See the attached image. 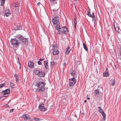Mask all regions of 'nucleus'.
I'll list each match as a JSON object with an SVG mask.
<instances>
[{
    "label": "nucleus",
    "mask_w": 121,
    "mask_h": 121,
    "mask_svg": "<svg viewBox=\"0 0 121 121\" xmlns=\"http://www.w3.org/2000/svg\"><path fill=\"white\" fill-rule=\"evenodd\" d=\"M75 72L73 70H72V71L70 73L72 76H73L74 77L75 76Z\"/></svg>",
    "instance_id": "bb28decb"
},
{
    "label": "nucleus",
    "mask_w": 121,
    "mask_h": 121,
    "mask_svg": "<svg viewBox=\"0 0 121 121\" xmlns=\"http://www.w3.org/2000/svg\"><path fill=\"white\" fill-rule=\"evenodd\" d=\"M43 58H40L39 59V61H43Z\"/></svg>",
    "instance_id": "4c0bfd02"
},
{
    "label": "nucleus",
    "mask_w": 121,
    "mask_h": 121,
    "mask_svg": "<svg viewBox=\"0 0 121 121\" xmlns=\"http://www.w3.org/2000/svg\"><path fill=\"white\" fill-rule=\"evenodd\" d=\"M14 76L16 78V81L17 83H18L19 77L18 75L17 74H14Z\"/></svg>",
    "instance_id": "aec40b11"
},
{
    "label": "nucleus",
    "mask_w": 121,
    "mask_h": 121,
    "mask_svg": "<svg viewBox=\"0 0 121 121\" xmlns=\"http://www.w3.org/2000/svg\"><path fill=\"white\" fill-rule=\"evenodd\" d=\"M68 32L67 28L66 26H64L61 27L59 30L57 32L58 34L60 35L61 34H66Z\"/></svg>",
    "instance_id": "20e7f679"
},
{
    "label": "nucleus",
    "mask_w": 121,
    "mask_h": 121,
    "mask_svg": "<svg viewBox=\"0 0 121 121\" xmlns=\"http://www.w3.org/2000/svg\"><path fill=\"white\" fill-rule=\"evenodd\" d=\"M55 62L53 61H51L50 63V66L52 67L54 65Z\"/></svg>",
    "instance_id": "cd10ccee"
},
{
    "label": "nucleus",
    "mask_w": 121,
    "mask_h": 121,
    "mask_svg": "<svg viewBox=\"0 0 121 121\" xmlns=\"http://www.w3.org/2000/svg\"><path fill=\"white\" fill-rule=\"evenodd\" d=\"M69 86H70L74 85L76 82V80L74 77L69 79Z\"/></svg>",
    "instance_id": "0eeeda50"
},
{
    "label": "nucleus",
    "mask_w": 121,
    "mask_h": 121,
    "mask_svg": "<svg viewBox=\"0 0 121 121\" xmlns=\"http://www.w3.org/2000/svg\"><path fill=\"white\" fill-rule=\"evenodd\" d=\"M86 96H88V95H87Z\"/></svg>",
    "instance_id": "603ef678"
},
{
    "label": "nucleus",
    "mask_w": 121,
    "mask_h": 121,
    "mask_svg": "<svg viewBox=\"0 0 121 121\" xmlns=\"http://www.w3.org/2000/svg\"><path fill=\"white\" fill-rule=\"evenodd\" d=\"M13 6L15 7H17L18 6V5L16 4H13Z\"/></svg>",
    "instance_id": "c9c22d12"
},
{
    "label": "nucleus",
    "mask_w": 121,
    "mask_h": 121,
    "mask_svg": "<svg viewBox=\"0 0 121 121\" xmlns=\"http://www.w3.org/2000/svg\"><path fill=\"white\" fill-rule=\"evenodd\" d=\"M21 68V66H20L19 68L20 69Z\"/></svg>",
    "instance_id": "09e8293b"
},
{
    "label": "nucleus",
    "mask_w": 121,
    "mask_h": 121,
    "mask_svg": "<svg viewBox=\"0 0 121 121\" xmlns=\"http://www.w3.org/2000/svg\"><path fill=\"white\" fill-rule=\"evenodd\" d=\"M120 54L121 55V53H120Z\"/></svg>",
    "instance_id": "de8ad7c7"
},
{
    "label": "nucleus",
    "mask_w": 121,
    "mask_h": 121,
    "mask_svg": "<svg viewBox=\"0 0 121 121\" xmlns=\"http://www.w3.org/2000/svg\"><path fill=\"white\" fill-rule=\"evenodd\" d=\"M106 119V117H103V120L105 121Z\"/></svg>",
    "instance_id": "79ce46f5"
},
{
    "label": "nucleus",
    "mask_w": 121,
    "mask_h": 121,
    "mask_svg": "<svg viewBox=\"0 0 121 121\" xmlns=\"http://www.w3.org/2000/svg\"><path fill=\"white\" fill-rule=\"evenodd\" d=\"M87 99H90V98H89L87 97Z\"/></svg>",
    "instance_id": "a18cd8bd"
},
{
    "label": "nucleus",
    "mask_w": 121,
    "mask_h": 121,
    "mask_svg": "<svg viewBox=\"0 0 121 121\" xmlns=\"http://www.w3.org/2000/svg\"><path fill=\"white\" fill-rule=\"evenodd\" d=\"M46 83L43 82L39 81L37 82L36 85L37 87V89L38 92H42L44 91L45 90L44 86Z\"/></svg>",
    "instance_id": "f257e3e1"
},
{
    "label": "nucleus",
    "mask_w": 121,
    "mask_h": 121,
    "mask_svg": "<svg viewBox=\"0 0 121 121\" xmlns=\"http://www.w3.org/2000/svg\"><path fill=\"white\" fill-rule=\"evenodd\" d=\"M16 30H20L22 29V26L20 25L16 26Z\"/></svg>",
    "instance_id": "412c9836"
},
{
    "label": "nucleus",
    "mask_w": 121,
    "mask_h": 121,
    "mask_svg": "<svg viewBox=\"0 0 121 121\" xmlns=\"http://www.w3.org/2000/svg\"><path fill=\"white\" fill-rule=\"evenodd\" d=\"M10 85L11 88H14V85L13 83L12 82H10Z\"/></svg>",
    "instance_id": "c756f323"
},
{
    "label": "nucleus",
    "mask_w": 121,
    "mask_h": 121,
    "mask_svg": "<svg viewBox=\"0 0 121 121\" xmlns=\"http://www.w3.org/2000/svg\"><path fill=\"white\" fill-rule=\"evenodd\" d=\"M95 93L96 94H97L99 93V92L97 90H95Z\"/></svg>",
    "instance_id": "473e14b6"
},
{
    "label": "nucleus",
    "mask_w": 121,
    "mask_h": 121,
    "mask_svg": "<svg viewBox=\"0 0 121 121\" xmlns=\"http://www.w3.org/2000/svg\"><path fill=\"white\" fill-rule=\"evenodd\" d=\"M45 73L42 70H40L38 76L40 77H44L45 75Z\"/></svg>",
    "instance_id": "9d476101"
},
{
    "label": "nucleus",
    "mask_w": 121,
    "mask_h": 121,
    "mask_svg": "<svg viewBox=\"0 0 121 121\" xmlns=\"http://www.w3.org/2000/svg\"><path fill=\"white\" fill-rule=\"evenodd\" d=\"M66 63H65L64 64H63V66H66Z\"/></svg>",
    "instance_id": "a19ab883"
},
{
    "label": "nucleus",
    "mask_w": 121,
    "mask_h": 121,
    "mask_svg": "<svg viewBox=\"0 0 121 121\" xmlns=\"http://www.w3.org/2000/svg\"><path fill=\"white\" fill-rule=\"evenodd\" d=\"M38 64L39 65H41V61L39 60L38 62Z\"/></svg>",
    "instance_id": "f704fd0d"
},
{
    "label": "nucleus",
    "mask_w": 121,
    "mask_h": 121,
    "mask_svg": "<svg viewBox=\"0 0 121 121\" xmlns=\"http://www.w3.org/2000/svg\"><path fill=\"white\" fill-rule=\"evenodd\" d=\"M43 62V64L45 66V68L46 69H48L49 67L48 60L44 61Z\"/></svg>",
    "instance_id": "2eb2a0df"
},
{
    "label": "nucleus",
    "mask_w": 121,
    "mask_h": 121,
    "mask_svg": "<svg viewBox=\"0 0 121 121\" xmlns=\"http://www.w3.org/2000/svg\"><path fill=\"white\" fill-rule=\"evenodd\" d=\"M103 117H106V116L105 113L104 112L103 113H101Z\"/></svg>",
    "instance_id": "2f4dec72"
},
{
    "label": "nucleus",
    "mask_w": 121,
    "mask_h": 121,
    "mask_svg": "<svg viewBox=\"0 0 121 121\" xmlns=\"http://www.w3.org/2000/svg\"><path fill=\"white\" fill-rule=\"evenodd\" d=\"M21 117L25 121L29 120L30 121H31L30 117L29 115L27 114H24L22 115Z\"/></svg>",
    "instance_id": "6e6552de"
},
{
    "label": "nucleus",
    "mask_w": 121,
    "mask_h": 121,
    "mask_svg": "<svg viewBox=\"0 0 121 121\" xmlns=\"http://www.w3.org/2000/svg\"><path fill=\"white\" fill-rule=\"evenodd\" d=\"M86 100H85L84 101V102L85 103H86Z\"/></svg>",
    "instance_id": "c03bdc74"
},
{
    "label": "nucleus",
    "mask_w": 121,
    "mask_h": 121,
    "mask_svg": "<svg viewBox=\"0 0 121 121\" xmlns=\"http://www.w3.org/2000/svg\"><path fill=\"white\" fill-rule=\"evenodd\" d=\"M76 24H74V28H75V29L76 28Z\"/></svg>",
    "instance_id": "ea45409f"
},
{
    "label": "nucleus",
    "mask_w": 121,
    "mask_h": 121,
    "mask_svg": "<svg viewBox=\"0 0 121 121\" xmlns=\"http://www.w3.org/2000/svg\"><path fill=\"white\" fill-rule=\"evenodd\" d=\"M38 108L39 109L42 111L44 112L47 110L46 109L44 108L43 104H40Z\"/></svg>",
    "instance_id": "1a4fd4ad"
},
{
    "label": "nucleus",
    "mask_w": 121,
    "mask_h": 121,
    "mask_svg": "<svg viewBox=\"0 0 121 121\" xmlns=\"http://www.w3.org/2000/svg\"><path fill=\"white\" fill-rule=\"evenodd\" d=\"M34 120L35 121H40V119L38 118H35L34 117L33 118Z\"/></svg>",
    "instance_id": "c85d7f7f"
},
{
    "label": "nucleus",
    "mask_w": 121,
    "mask_h": 121,
    "mask_svg": "<svg viewBox=\"0 0 121 121\" xmlns=\"http://www.w3.org/2000/svg\"><path fill=\"white\" fill-rule=\"evenodd\" d=\"M1 97H0V100L1 99Z\"/></svg>",
    "instance_id": "8fccbe9b"
},
{
    "label": "nucleus",
    "mask_w": 121,
    "mask_h": 121,
    "mask_svg": "<svg viewBox=\"0 0 121 121\" xmlns=\"http://www.w3.org/2000/svg\"><path fill=\"white\" fill-rule=\"evenodd\" d=\"M16 38L17 39H18L20 42V41L21 42L22 41V45L25 44L26 42L28 41V38H25L22 35H16Z\"/></svg>",
    "instance_id": "f03ea898"
},
{
    "label": "nucleus",
    "mask_w": 121,
    "mask_h": 121,
    "mask_svg": "<svg viewBox=\"0 0 121 121\" xmlns=\"http://www.w3.org/2000/svg\"><path fill=\"white\" fill-rule=\"evenodd\" d=\"M58 10V9H57L56 10L53 9L52 12V13H53V14H55L56 13H57L58 12L57 11Z\"/></svg>",
    "instance_id": "b1692460"
},
{
    "label": "nucleus",
    "mask_w": 121,
    "mask_h": 121,
    "mask_svg": "<svg viewBox=\"0 0 121 121\" xmlns=\"http://www.w3.org/2000/svg\"><path fill=\"white\" fill-rule=\"evenodd\" d=\"M5 0H0L1 1L0 6H2L4 5Z\"/></svg>",
    "instance_id": "393cba45"
},
{
    "label": "nucleus",
    "mask_w": 121,
    "mask_h": 121,
    "mask_svg": "<svg viewBox=\"0 0 121 121\" xmlns=\"http://www.w3.org/2000/svg\"><path fill=\"white\" fill-rule=\"evenodd\" d=\"M18 62L19 65H20V66H21V64L19 60H18Z\"/></svg>",
    "instance_id": "58836bf2"
},
{
    "label": "nucleus",
    "mask_w": 121,
    "mask_h": 121,
    "mask_svg": "<svg viewBox=\"0 0 121 121\" xmlns=\"http://www.w3.org/2000/svg\"><path fill=\"white\" fill-rule=\"evenodd\" d=\"M2 93L3 95H5L9 94L10 92L9 89H7L2 91Z\"/></svg>",
    "instance_id": "9b49d317"
},
{
    "label": "nucleus",
    "mask_w": 121,
    "mask_h": 121,
    "mask_svg": "<svg viewBox=\"0 0 121 121\" xmlns=\"http://www.w3.org/2000/svg\"><path fill=\"white\" fill-rule=\"evenodd\" d=\"M60 26V23H58L56 25V30L57 31V32H58V31H59V30L61 28Z\"/></svg>",
    "instance_id": "f3484780"
},
{
    "label": "nucleus",
    "mask_w": 121,
    "mask_h": 121,
    "mask_svg": "<svg viewBox=\"0 0 121 121\" xmlns=\"http://www.w3.org/2000/svg\"><path fill=\"white\" fill-rule=\"evenodd\" d=\"M17 39H18L16 38V36L15 38L11 39L10 41V43L14 46L17 47L20 44V42L19 41L17 40Z\"/></svg>",
    "instance_id": "7ed1b4c3"
},
{
    "label": "nucleus",
    "mask_w": 121,
    "mask_h": 121,
    "mask_svg": "<svg viewBox=\"0 0 121 121\" xmlns=\"http://www.w3.org/2000/svg\"><path fill=\"white\" fill-rule=\"evenodd\" d=\"M3 13L7 17L9 16L10 14V12L9 9H7L3 11Z\"/></svg>",
    "instance_id": "f8f14e48"
},
{
    "label": "nucleus",
    "mask_w": 121,
    "mask_h": 121,
    "mask_svg": "<svg viewBox=\"0 0 121 121\" xmlns=\"http://www.w3.org/2000/svg\"><path fill=\"white\" fill-rule=\"evenodd\" d=\"M98 109L99 112L101 113H102L104 112L103 110L101 109L100 107H99L98 108Z\"/></svg>",
    "instance_id": "5701e85b"
},
{
    "label": "nucleus",
    "mask_w": 121,
    "mask_h": 121,
    "mask_svg": "<svg viewBox=\"0 0 121 121\" xmlns=\"http://www.w3.org/2000/svg\"><path fill=\"white\" fill-rule=\"evenodd\" d=\"M70 48L69 47H68L66 48V51L65 52V54L66 55L68 54L70 51Z\"/></svg>",
    "instance_id": "6ab92c4d"
},
{
    "label": "nucleus",
    "mask_w": 121,
    "mask_h": 121,
    "mask_svg": "<svg viewBox=\"0 0 121 121\" xmlns=\"http://www.w3.org/2000/svg\"><path fill=\"white\" fill-rule=\"evenodd\" d=\"M7 96H5V95H3V97H6Z\"/></svg>",
    "instance_id": "37998d69"
},
{
    "label": "nucleus",
    "mask_w": 121,
    "mask_h": 121,
    "mask_svg": "<svg viewBox=\"0 0 121 121\" xmlns=\"http://www.w3.org/2000/svg\"><path fill=\"white\" fill-rule=\"evenodd\" d=\"M83 48H84V49L86 51H88V49L86 47L85 43H83Z\"/></svg>",
    "instance_id": "a878e982"
},
{
    "label": "nucleus",
    "mask_w": 121,
    "mask_h": 121,
    "mask_svg": "<svg viewBox=\"0 0 121 121\" xmlns=\"http://www.w3.org/2000/svg\"><path fill=\"white\" fill-rule=\"evenodd\" d=\"M40 71V70H39L37 69H35L34 70V72L35 74H36L38 76Z\"/></svg>",
    "instance_id": "4be33fe9"
},
{
    "label": "nucleus",
    "mask_w": 121,
    "mask_h": 121,
    "mask_svg": "<svg viewBox=\"0 0 121 121\" xmlns=\"http://www.w3.org/2000/svg\"><path fill=\"white\" fill-rule=\"evenodd\" d=\"M5 84L3 83V84H1L0 85V88L4 87L5 85Z\"/></svg>",
    "instance_id": "7c9ffc66"
},
{
    "label": "nucleus",
    "mask_w": 121,
    "mask_h": 121,
    "mask_svg": "<svg viewBox=\"0 0 121 121\" xmlns=\"http://www.w3.org/2000/svg\"><path fill=\"white\" fill-rule=\"evenodd\" d=\"M74 23L75 24H77V22L76 20V19L75 18L74 19Z\"/></svg>",
    "instance_id": "72a5a7b5"
},
{
    "label": "nucleus",
    "mask_w": 121,
    "mask_h": 121,
    "mask_svg": "<svg viewBox=\"0 0 121 121\" xmlns=\"http://www.w3.org/2000/svg\"><path fill=\"white\" fill-rule=\"evenodd\" d=\"M87 15L89 16L91 18H93L95 17V15L93 12H92V14L90 12H89L87 13Z\"/></svg>",
    "instance_id": "a211bd4d"
},
{
    "label": "nucleus",
    "mask_w": 121,
    "mask_h": 121,
    "mask_svg": "<svg viewBox=\"0 0 121 121\" xmlns=\"http://www.w3.org/2000/svg\"><path fill=\"white\" fill-rule=\"evenodd\" d=\"M39 3H37V4H38Z\"/></svg>",
    "instance_id": "3c124183"
},
{
    "label": "nucleus",
    "mask_w": 121,
    "mask_h": 121,
    "mask_svg": "<svg viewBox=\"0 0 121 121\" xmlns=\"http://www.w3.org/2000/svg\"><path fill=\"white\" fill-rule=\"evenodd\" d=\"M17 58V59H18V60H19V58L18 57Z\"/></svg>",
    "instance_id": "49530a36"
},
{
    "label": "nucleus",
    "mask_w": 121,
    "mask_h": 121,
    "mask_svg": "<svg viewBox=\"0 0 121 121\" xmlns=\"http://www.w3.org/2000/svg\"><path fill=\"white\" fill-rule=\"evenodd\" d=\"M109 75V73L108 72V69L107 68H106V71L103 73V77H108Z\"/></svg>",
    "instance_id": "ddd939ff"
},
{
    "label": "nucleus",
    "mask_w": 121,
    "mask_h": 121,
    "mask_svg": "<svg viewBox=\"0 0 121 121\" xmlns=\"http://www.w3.org/2000/svg\"><path fill=\"white\" fill-rule=\"evenodd\" d=\"M110 81V84L112 86H114L116 83V80L114 79H111Z\"/></svg>",
    "instance_id": "dca6fc26"
},
{
    "label": "nucleus",
    "mask_w": 121,
    "mask_h": 121,
    "mask_svg": "<svg viewBox=\"0 0 121 121\" xmlns=\"http://www.w3.org/2000/svg\"><path fill=\"white\" fill-rule=\"evenodd\" d=\"M28 66L31 68H33L34 67V63L31 61L28 62Z\"/></svg>",
    "instance_id": "4468645a"
},
{
    "label": "nucleus",
    "mask_w": 121,
    "mask_h": 121,
    "mask_svg": "<svg viewBox=\"0 0 121 121\" xmlns=\"http://www.w3.org/2000/svg\"><path fill=\"white\" fill-rule=\"evenodd\" d=\"M53 24L55 25L58 23L59 21V18L58 16H55L52 19V20Z\"/></svg>",
    "instance_id": "423d86ee"
},
{
    "label": "nucleus",
    "mask_w": 121,
    "mask_h": 121,
    "mask_svg": "<svg viewBox=\"0 0 121 121\" xmlns=\"http://www.w3.org/2000/svg\"><path fill=\"white\" fill-rule=\"evenodd\" d=\"M52 50V54L54 55H57L59 53L58 48L56 46H53Z\"/></svg>",
    "instance_id": "39448f33"
},
{
    "label": "nucleus",
    "mask_w": 121,
    "mask_h": 121,
    "mask_svg": "<svg viewBox=\"0 0 121 121\" xmlns=\"http://www.w3.org/2000/svg\"><path fill=\"white\" fill-rule=\"evenodd\" d=\"M13 110H14V109H10V112H13Z\"/></svg>",
    "instance_id": "e433bc0d"
}]
</instances>
